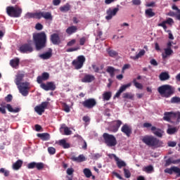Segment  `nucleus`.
<instances>
[{
	"label": "nucleus",
	"mask_w": 180,
	"mask_h": 180,
	"mask_svg": "<svg viewBox=\"0 0 180 180\" xmlns=\"http://www.w3.org/2000/svg\"><path fill=\"white\" fill-rule=\"evenodd\" d=\"M86 41V37H83L80 38V39H79L80 46H84V44H85Z\"/></svg>",
	"instance_id": "e2e57ef3"
},
{
	"label": "nucleus",
	"mask_w": 180,
	"mask_h": 180,
	"mask_svg": "<svg viewBox=\"0 0 180 180\" xmlns=\"http://www.w3.org/2000/svg\"><path fill=\"white\" fill-rule=\"evenodd\" d=\"M151 131L157 137H162V134H164V131H162L160 128H157L155 127H152L150 129Z\"/></svg>",
	"instance_id": "4be33fe9"
},
{
	"label": "nucleus",
	"mask_w": 180,
	"mask_h": 180,
	"mask_svg": "<svg viewBox=\"0 0 180 180\" xmlns=\"http://www.w3.org/2000/svg\"><path fill=\"white\" fill-rule=\"evenodd\" d=\"M179 163H180V159L173 160L172 158H170L165 160V167H169L171 164H179Z\"/></svg>",
	"instance_id": "cd10ccee"
},
{
	"label": "nucleus",
	"mask_w": 180,
	"mask_h": 180,
	"mask_svg": "<svg viewBox=\"0 0 180 180\" xmlns=\"http://www.w3.org/2000/svg\"><path fill=\"white\" fill-rule=\"evenodd\" d=\"M36 30H43V25L40 24L39 22L37 23L35 25Z\"/></svg>",
	"instance_id": "0e129e2a"
},
{
	"label": "nucleus",
	"mask_w": 180,
	"mask_h": 180,
	"mask_svg": "<svg viewBox=\"0 0 180 180\" xmlns=\"http://www.w3.org/2000/svg\"><path fill=\"white\" fill-rule=\"evenodd\" d=\"M1 108H4V109H6L11 112V113H19L20 112V108H13L11 104H6L5 101H1L0 103Z\"/></svg>",
	"instance_id": "f8f14e48"
},
{
	"label": "nucleus",
	"mask_w": 180,
	"mask_h": 180,
	"mask_svg": "<svg viewBox=\"0 0 180 180\" xmlns=\"http://www.w3.org/2000/svg\"><path fill=\"white\" fill-rule=\"evenodd\" d=\"M133 84H134V86H136V88L138 89H143V84H141V83L137 82L136 79H133Z\"/></svg>",
	"instance_id": "de8ad7c7"
},
{
	"label": "nucleus",
	"mask_w": 180,
	"mask_h": 180,
	"mask_svg": "<svg viewBox=\"0 0 180 180\" xmlns=\"http://www.w3.org/2000/svg\"><path fill=\"white\" fill-rule=\"evenodd\" d=\"M177 132H178V128L175 127L168 128L167 130V134H170V135L175 134V133H177Z\"/></svg>",
	"instance_id": "79ce46f5"
},
{
	"label": "nucleus",
	"mask_w": 180,
	"mask_h": 180,
	"mask_svg": "<svg viewBox=\"0 0 180 180\" xmlns=\"http://www.w3.org/2000/svg\"><path fill=\"white\" fill-rule=\"evenodd\" d=\"M60 12H63L64 13L68 12L70 9H71V6L70 4H66L65 5L60 6L59 8Z\"/></svg>",
	"instance_id": "c9c22d12"
},
{
	"label": "nucleus",
	"mask_w": 180,
	"mask_h": 180,
	"mask_svg": "<svg viewBox=\"0 0 180 180\" xmlns=\"http://www.w3.org/2000/svg\"><path fill=\"white\" fill-rule=\"evenodd\" d=\"M174 171H175V166H173L171 168H167L165 169V174H169V175H172Z\"/></svg>",
	"instance_id": "49530a36"
},
{
	"label": "nucleus",
	"mask_w": 180,
	"mask_h": 180,
	"mask_svg": "<svg viewBox=\"0 0 180 180\" xmlns=\"http://www.w3.org/2000/svg\"><path fill=\"white\" fill-rule=\"evenodd\" d=\"M107 53L110 57H116L117 56V52L110 48L107 49Z\"/></svg>",
	"instance_id": "a19ab883"
},
{
	"label": "nucleus",
	"mask_w": 180,
	"mask_h": 180,
	"mask_svg": "<svg viewBox=\"0 0 180 180\" xmlns=\"http://www.w3.org/2000/svg\"><path fill=\"white\" fill-rule=\"evenodd\" d=\"M33 41L37 51L43 50L47 46V35L46 32H41L34 34Z\"/></svg>",
	"instance_id": "f257e3e1"
},
{
	"label": "nucleus",
	"mask_w": 180,
	"mask_h": 180,
	"mask_svg": "<svg viewBox=\"0 0 180 180\" xmlns=\"http://www.w3.org/2000/svg\"><path fill=\"white\" fill-rule=\"evenodd\" d=\"M83 172L86 178H91L92 176V172H91V169H87V168L84 169L83 170Z\"/></svg>",
	"instance_id": "a18cd8bd"
},
{
	"label": "nucleus",
	"mask_w": 180,
	"mask_h": 180,
	"mask_svg": "<svg viewBox=\"0 0 180 180\" xmlns=\"http://www.w3.org/2000/svg\"><path fill=\"white\" fill-rule=\"evenodd\" d=\"M77 30H78V27H77V26L72 25L70 27H68L66 29L65 32L67 34H69L70 36H71V34H74V33H77Z\"/></svg>",
	"instance_id": "b1692460"
},
{
	"label": "nucleus",
	"mask_w": 180,
	"mask_h": 180,
	"mask_svg": "<svg viewBox=\"0 0 180 180\" xmlns=\"http://www.w3.org/2000/svg\"><path fill=\"white\" fill-rule=\"evenodd\" d=\"M123 122L120 121V120H115L113 122V125L111 127V131L112 133H117L119 129L120 128V126H122Z\"/></svg>",
	"instance_id": "6ab92c4d"
},
{
	"label": "nucleus",
	"mask_w": 180,
	"mask_h": 180,
	"mask_svg": "<svg viewBox=\"0 0 180 180\" xmlns=\"http://www.w3.org/2000/svg\"><path fill=\"white\" fill-rule=\"evenodd\" d=\"M48 152L51 155H53V154H56V148L53 147H49L48 148Z\"/></svg>",
	"instance_id": "4d7b16f0"
},
{
	"label": "nucleus",
	"mask_w": 180,
	"mask_h": 180,
	"mask_svg": "<svg viewBox=\"0 0 180 180\" xmlns=\"http://www.w3.org/2000/svg\"><path fill=\"white\" fill-rule=\"evenodd\" d=\"M52 53H53V51L51 50V49H50L48 52L41 54L39 57L43 60H49V58H50L51 56H53Z\"/></svg>",
	"instance_id": "a878e982"
},
{
	"label": "nucleus",
	"mask_w": 180,
	"mask_h": 180,
	"mask_svg": "<svg viewBox=\"0 0 180 180\" xmlns=\"http://www.w3.org/2000/svg\"><path fill=\"white\" fill-rule=\"evenodd\" d=\"M41 18H44V19H46V20H53V15L50 12L42 11Z\"/></svg>",
	"instance_id": "c756f323"
},
{
	"label": "nucleus",
	"mask_w": 180,
	"mask_h": 180,
	"mask_svg": "<svg viewBox=\"0 0 180 180\" xmlns=\"http://www.w3.org/2000/svg\"><path fill=\"white\" fill-rule=\"evenodd\" d=\"M86 59L84 56H79L77 58L72 60V65L75 68V70H81L84 67V64Z\"/></svg>",
	"instance_id": "6e6552de"
},
{
	"label": "nucleus",
	"mask_w": 180,
	"mask_h": 180,
	"mask_svg": "<svg viewBox=\"0 0 180 180\" xmlns=\"http://www.w3.org/2000/svg\"><path fill=\"white\" fill-rule=\"evenodd\" d=\"M159 78L160 81H167V79H169L170 76H169V74H168V72H162L159 75Z\"/></svg>",
	"instance_id": "2f4dec72"
},
{
	"label": "nucleus",
	"mask_w": 180,
	"mask_h": 180,
	"mask_svg": "<svg viewBox=\"0 0 180 180\" xmlns=\"http://www.w3.org/2000/svg\"><path fill=\"white\" fill-rule=\"evenodd\" d=\"M146 54V51L144 49L141 50L138 54L136 55V56L133 57V60H139L140 57H143Z\"/></svg>",
	"instance_id": "37998d69"
},
{
	"label": "nucleus",
	"mask_w": 180,
	"mask_h": 180,
	"mask_svg": "<svg viewBox=\"0 0 180 180\" xmlns=\"http://www.w3.org/2000/svg\"><path fill=\"white\" fill-rule=\"evenodd\" d=\"M64 130L65 136H70L72 134V131L68 128V127L65 126V124L61 125L60 130Z\"/></svg>",
	"instance_id": "473e14b6"
},
{
	"label": "nucleus",
	"mask_w": 180,
	"mask_h": 180,
	"mask_svg": "<svg viewBox=\"0 0 180 180\" xmlns=\"http://www.w3.org/2000/svg\"><path fill=\"white\" fill-rule=\"evenodd\" d=\"M77 43V39H72L71 41H68L67 44L68 47H72L74 44Z\"/></svg>",
	"instance_id": "13d9d810"
},
{
	"label": "nucleus",
	"mask_w": 180,
	"mask_h": 180,
	"mask_svg": "<svg viewBox=\"0 0 180 180\" xmlns=\"http://www.w3.org/2000/svg\"><path fill=\"white\" fill-rule=\"evenodd\" d=\"M117 12H119V8H115L113 9L109 8L106 11L107 16H105V19L107 20H110L113 16H116V13H117Z\"/></svg>",
	"instance_id": "dca6fc26"
},
{
	"label": "nucleus",
	"mask_w": 180,
	"mask_h": 180,
	"mask_svg": "<svg viewBox=\"0 0 180 180\" xmlns=\"http://www.w3.org/2000/svg\"><path fill=\"white\" fill-rule=\"evenodd\" d=\"M145 15L148 16V18H153L155 16V13L153 11L152 8H148L146 10Z\"/></svg>",
	"instance_id": "58836bf2"
},
{
	"label": "nucleus",
	"mask_w": 180,
	"mask_h": 180,
	"mask_svg": "<svg viewBox=\"0 0 180 180\" xmlns=\"http://www.w3.org/2000/svg\"><path fill=\"white\" fill-rule=\"evenodd\" d=\"M167 146L169 147H175L176 146V142H175V141H169L167 143Z\"/></svg>",
	"instance_id": "774afa93"
},
{
	"label": "nucleus",
	"mask_w": 180,
	"mask_h": 180,
	"mask_svg": "<svg viewBox=\"0 0 180 180\" xmlns=\"http://www.w3.org/2000/svg\"><path fill=\"white\" fill-rule=\"evenodd\" d=\"M142 171H143V172H146V174H151V172H154V167L150 165L148 166L144 167L142 169Z\"/></svg>",
	"instance_id": "72a5a7b5"
},
{
	"label": "nucleus",
	"mask_w": 180,
	"mask_h": 180,
	"mask_svg": "<svg viewBox=\"0 0 180 180\" xmlns=\"http://www.w3.org/2000/svg\"><path fill=\"white\" fill-rule=\"evenodd\" d=\"M81 48L79 46L75 47V48H69L66 50L67 53H72V51H77V50H79Z\"/></svg>",
	"instance_id": "5fc2aeb1"
},
{
	"label": "nucleus",
	"mask_w": 180,
	"mask_h": 180,
	"mask_svg": "<svg viewBox=\"0 0 180 180\" xmlns=\"http://www.w3.org/2000/svg\"><path fill=\"white\" fill-rule=\"evenodd\" d=\"M121 131L124 133L127 137H130V136H131V133H133V129L129 124H124L121 128Z\"/></svg>",
	"instance_id": "2eb2a0df"
},
{
	"label": "nucleus",
	"mask_w": 180,
	"mask_h": 180,
	"mask_svg": "<svg viewBox=\"0 0 180 180\" xmlns=\"http://www.w3.org/2000/svg\"><path fill=\"white\" fill-rule=\"evenodd\" d=\"M63 109L64 110V112H66V113H69L70 112V106L68 105H67L66 103H63Z\"/></svg>",
	"instance_id": "3c124183"
},
{
	"label": "nucleus",
	"mask_w": 180,
	"mask_h": 180,
	"mask_svg": "<svg viewBox=\"0 0 180 180\" xmlns=\"http://www.w3.org/2000/svg\"><path fill=\"white\" fill-rule=\"evenodd\" d=\"M22 165H23V161L18 160L15 163H13V169H14L15 171H18V169H20V168H22Z\"/></svg>",
	"instance_id": "7c9ffc66"
},
{
	"label": "nucleus",
	"mask_w": 180,
	"mask_h": 180,
	"mask_svg": "<svg viewBox=\"0 0 180 180\" xmlns=\"http://www.w3.org/2000/svg\"><path fill=\"white\" fill-rule=\"evenodd\" d=\"M158 26H160V27H163L164 30H167V22L165 21H162L161 23H159Z\"/></svg>",
	"instance_id": "bf43d9fd"
},
{
	"label": "nucleus",
	"mask_w": 180,
	"mask_h": 180,
	"mask_svg": "<svg viewBox=\"0 0 180 180\" xmlns=\"http://www.w3.org/2000/svg\"><path fill=\"white\" fill-rule=\"evenodd\" d=\"M111 157H113V158H115L118 168L121 169V168H123V167H126V162H124V161L120 160L119 158L116 156V155L111 154Z\"/></svg>",
	"instance_id": "5701e85b"
},
{
	"label": "nucleus",
	"mask_w": 180,
	"mask_h": 180,
	"mask_svg": "<svg viewBox=\"0 0 180 180\" xmlns=\"http://www.w3.org/2000/svg\"><path fill=\"white\" fill-rule=\"evenodd\" d=\"M94 81H95V76L89 74H85L84 77L82 79V82H84L86 84H91V82H94Z\"/></svg>",
	"instance_id": "f3484780"
},
{
	"label": "nucleus",
	"mask_w": 180,
	"mask_h": 180,
	"mask_svg": "<svg viewBox=\"0 0 180 180\" xmlns=\"http://www.w3.org/2000/svg\"><path fill=\"white\" fill-rule=\"evenodd\" d=\"M28 169H33L34 168H37L38 171H41L43 168H44V164L43 162H32L27 165Z\"/></svg>",
	"instance_id": "4468645a"
},
{
	"label": "nucleus",
	"mask_w": 180,
	"mask_h": 180,
	"mask_svg": "<svg viewBox=\"0 0 180 180\" xmlns=\"http://www.w3.org/2000/svg\"><path fill=\"white\" fill-rule=\"evenodd\" d=\"M103 139L105 144L108 147H115L117 145V140L112 134H109L108 133H104L103 134Z\"/></svg>",
	"instance_id": "0eeeda50"
},
{
	"label": "nucleus",
	"mask_w": 180,
	"mask_h": 180,
	"mask_svg": "<svg viewBox=\"0 0 180 180\" xmlns=\"http://www.w3.org/2000/svg\"><path fill=\"white\" fill-rule=\"evenodd\" d=\"M174 54V51L172 50V49H165V54L162 53V57L163 60H165L167 57H169V56H172Z\"/></svg>",
	"instance_id": "bb28decb"
},
{
	"label": "nucleus",
	"mask_w": 180,
	"mask_h": 180,
	"mask_svg": "<svg viewBox=\"0 0 180 180\" xmlns=\"http://www.w3.org/2000/svg\"><path fill=\"white\" fill-rule=\"evenodd\" d=\"M158 92L164 98H171L175 94V87L169 84L162 85L158 88Z\"/></svg>",
	"instance_id": "7ed1b4c3"
},
{
	"label": "nucleus",
	"mask_w": 180,
	"mask_h": 180,
	"mask_svg": "<svg viewBox=\"0 0 180 180\" xmlns=\"http://www.w3.org/2000/svg\"><path fill=\"white\" fill-rule=\"evenodd\" d=\"M110 98H112V91H105L103 94V101H110Z\"/></svg>",
	"instance_id": "e433bc0d"
},
{
	"label": "nucleus",
	"mask_w": 180,
	"mask_h": 180,
	"mask_svg": "<svg viewBox=\"0 0 180 180\" xmlns=\"http://www.w3.org/2000/svg\"><path fill=\"white\" fill-rule=\"evenodd\" d=\"M47 106H49V102L44 101L42 102L40 105H37L34 108V110L38 115H39V116H41V115L44 113L46 109H47Z\"/></svg>",
	"instance_id": "9b49d317"
},
{
	"label": "nucleus",
	"mask_w": 180,
	"mask_h": 180,
	"mask_svg": "<svg viewBox=\"0 0 180 180\" xmlns=\"http://www.w3.org/2000/svg\"><path fill=\"white\" fill-rule=\"evenodd\" d=\"M91 67H92L94 72H96V73L99 72L100 68H99L98 66H97L96 65L93 64V65H91Z\"/></svg>",
	"instance_id": "69168bd1"
},
{
	"label": "nucleus",
	"mask_w": 180,
	"mask_h": 180,
	"mask_svg": "<svg viewBox=\"0 0 180 180\" xmlns=\"http://www.w3.org/2000/svg\"><path fill=\"white\" fill-rule=\"evenodd\" d=\"M71 160L75 162H84L85 161V156L84 155H79L78 157L72 156Z\"/></svg>",
	"instance_id": "c85d7f7f"
},
{
	"label": "nucleus",
	"mask_w": 180,
	"mask_h": 180,
	"mask_svg": "<svg viewBox=\"0 0 180 180\" xmlns=\"http://www.w3.org/2000/svg\"><path fill=\"white\" fill-rule=\"evenodd\" d=\"M6 13L10 18H20L22 16V8L19 6H7L6 8Z\"/></svg>",
	"instance_id": "423d86ee"
},
{
	"label": "nucleus",
	"mask_w": 180,
	"mask_h": 180,
	"mask_svg": "<svg viewBox=\"0 0 180 180\" xmlns=\"http://www.w3.org/2000/svg\"><path fill=\"white\" fill-rule=\"evenodd\" d=\"M23 77V74L17 75L15 79V84L17 85L21 95H22V96H27V95H29L28 89L30 84L29 82H22Z\"/></svg>",
	"instance_id": "f03ea898"
},
{
	"label": "nucleus",
	"mask_w": 180,
	"mask_h": 180,
	"mask_svg": "<svg viewBox=\"0 0 180 180\" xmlns=\"http://www.w3.org/2000/svg\"><path fill=\"white\" fill-rule=\"evenodd\" d=\"M12 99H13V97L11 96V94H8L7 96L5 97L4 101H6L7 103H9L12 102Z\"/></svg>",
	"instance_id": "6e6d98bb"
},
{
	"label": "nucleus",
	"mask_w": 180,
	"mask_h": 180,
	"mask_svg": "<svg viewBox=\"0 0 180 180\" xmlns=\"http://www.w3.org/2000/svg\"><path fill=\"white\" fill-rule=\"evenodd\" d=\"M163 120L169 122L173 124H179L180 123V112H165Z\"/></svg>",
	"instance_id": "20e7f679"
},
{
	"label": "nucleus",
	"mask_w": 180,
	"mask_h": 180,
	"mask_svg": "<svg viewBox=\"0 0 180 180\" xmlns=\"http://www.w3.org/2000/svg\"><path fill=\"white\" fill-rule=\"evenodd\" d=\"M124 174L125 178H130V176H131V173H130V171L127 169H124Z\"/></svg>",
	"instance_id": "864d4df0"
},
{
	"label": "nucleus",
	"mask_w": 180,
	"mask_h": 180,
	"mask_svg": "<svg viewBox=\"0 0 180 180\" xmlns=\"http://www.w3.org/2000/svg\"><path fill=\"white\" fill-rule=\"evenodd\" d=\"M0 174H4V176H9V171L5 169L4 168H1L0 169Z\"/></svg>",
	"instance_id": "8fccbe9b"
},
{
	"label": "nucleus",
	"mask_w": 180,
	"mask_h": 180,
	"mask_svg": "<svg viewBox=\"0 0 180 180\" xmlns=\"http://www.w3.org/2000/svg\"><path fill=\"white\" fill-rule=\"evenodd\" d=\"M50 78V75L48 72H43L41 76H38L37 78V82L38 84H42L43 81H47Z\"/></svg>",
	"instance_id": "aec40b11"
},
{
	"label": "nucleus",
	"mask_w": 180,
	"mask_h": 180,
	"mask_svg": "<svg viewBox=\"0 0 180 180\" xmlns=\"http://www.w3.org/2000/svg\"><path fill=\"white\" fill-rule=\"evenodd\" d=\"M81 103L82 106L85 108V109H94L97 103L95 98H91L84 100V101L81 102Z\"/></svg>",
	"instance_id": "1a4fd4ad"
},
{
	"label": "nucleus",
	"mask_w": 180,
	"mask_h": 180,
	"mask_svg": "<svg viewBox=\"0 0 180 180\" xmlns=\"http://www.w3.org/2000/svg\"><path fill=\"white\" fill-rule=\"evenodd\" d=\"M171 103H180V97L174 96L171 98Z\"/></svg>",
	"instance_id": "09e8293b"
},
{
	"label": "nucleus",
	"mask_w": 180,
	"mask_h": 180,
	"mask_svg": "<svg viewBox=\"0 0 180 180\" xmlns=\"http://www.w3.org/2000/svg\"><path fill=\"white\" fill-rule=\"evenodd\" d=\"M37 136L43 141H49L50 140V134L49 133L37 134Z\"/></svg>",
	"instance_id": "393cba45"
},
{
	"label": "nucleus",
	"mask_w": 180,
	"mask_h": 180,
	"mask_svg": "<svg viewBox=\"0 0 180 180\" xmlns=\"http://www.w3.org/2000/svg\"><path fill=\"white\" fill-rule=\"evenodd\" d=\"M34 19H41V12L34 13Z\"/></svg>",
	"instance_id": "680f3d73"
},
{
	"label": "nucleus",
	"mask_w": 180,
	"mask_h": 180,
	"mask_svg": "<svg viewBox=\"0 0 180 180\" xmlns=\"http://www.w3.org/2000/svg\"><path fill=\"white\" fill-rule=\"evenodd\" d=\"M20 53L22 54H29L33 53V46L31 44H22L19 48Z\"/></svg>",
	"instance_id": "9d476101"
},
{
	"label": "nucleus",
	"mask_w": 180,
	"mask_h": 180,
	"mask_svg": "<svg viewBox=\"0 0 180 180\" xmlns=\"http://www.w3.org/2000/svg\"><path fill=\"white\" fill-rule=\"evenodd\" d=\"M143 143L148 146L149 147H155V148H158V147H162V141H160V139L153 136H146L142 139Z\"/></svg>",
	"instance_id": "39448f33"
},
{
	"label": "nucleus",
	"mask_w": 180,
	"mask_h": 180,
	"mask_svg": "<svg viewBox=\"0 0 180 180\" xmlns=\"http://www.w3.org/2000/svg\"><path fill=\"white\" fill-rule=\"evenodd\" d=\"M122 98L124 99H131V101H134V94L131 93H124L123 94Z\"/></svg>",
	"instance_id": "ea45409f"
},
{
	"label": "nucleus",
	"mask_w": 180,
	"mask_h": 180,
	"mask_svg": "<svg viewBox=\"0 0 180 180\" xmlns=\"http://www.w3.org/2000/svg\"><path fill=\"white\" fill-rule=\"evenodd\" d=\"M51 41L53 44H60L61 43V39H60V36L58 34L54 33L51 35Z\"/></svg>",
	"instance_id": "412c9836"
},
{
	"label": "nucleus",
	"mask_w": 180,
	"mask_h": 180,
	"mask_svg": "<svg viewBox=\"0 0 180 180\" xmlns=\"http://www.w3.org/2000/svg\"><path fill=\"white\" fill-rule=\"evenodd\" d=\"M106 71L108 72V74H110V77H113V75H115V71H116V70L112 66H108Z\"/></svg>",
	"instance_id": "c03bdc74"
},
{
	"label": "nucleus",
	"mask_w": 180,
	"mask_h": 180,
	"mask_svg": "<svg viewBox=\"0 0 180 180\" xmlns=\"http://www.w3.org/2000/svg\"><path fill=\"white\" fill-rule=\"evenodd\" d=\"M165 22H166V25H172L174 23V20L171 18H169L165 20Z\"/></svg>",
	"instance_id": "338daca9"
},
{
	"label": "nucleus",
	"mask_w": 180,
	"mask_h": 180,
	"mask_svg": "<svg viewBox=\"0 0 180 180\" xmlns=\"http://www.w3.org/2000/svg\"><path fill=\"white\" fill-rule=\"evenodd\" d=\"M129 86H131V83H128L127 84L122 85L117 91V93L114 96V98H119L120 95H122V92H124V91H126L127 88H129Z\"/></svg>",
	"instance_id": "a211bd4d"
},
{
	"label": "nucleus",
	"mask_w": 180,
	"mask_h": 180,
	"mask_svg": "<svg viewBox=\"0 0 180 180\" xmlns=\"http://www.w3.org/2000/svg\"><path fill=\"white\" fill-rule=\"evenodd\" d=\"M41 88L44 91H56V84L53 82H48L46 84L41 83L40 85Z\"/></svg>",
	"instance_id": "ddd939ff"
},
{
	"label": "nucleus",
	"mask_w": 180,
	"mask_h": 180,
	"mask_svg": "<svg viewBox=\"0 0 180 180\" xmlns=\"http://www.w3.org/2000/svg\"><path fill=\"white\" fill-rule=\"evenodd\" d=\"M101 157H102V155H101L100 153H94L91 155V160H98V158H101Z\"/></svg>",
	"instance_id": "603ef678"
},
{
	"label": "nucleus",
	"mask_w": 180,
	"mask_h": 180,
	"mask_svg": "<svg viewBox=\"0 0 180 180\" xmlns=\"http://www.w3.org/2000/svg\"><path fill=\"white\" fill-rule=\"evenodd\" d=\"M174 174H176V177H180V168L178 167H174Z\"/></svg>",
	"instance_id": "052dcab7"
},
{
	"label": "nucleus",
	"mask_w": 180,
	"mask_h": 180,
	"mask_svg": "<svg viewBox=\"0 0 180 180\" xmlns=\"http://www.w3.org/2000/svg\"><path fill=\"white\" fill-rule=\"evenodd\" d=\"M59 146L63 147V148H70V145L69 143H67V141L65 139H62L59 141Z\"/></svg>",
	"instance_id": "4c0bfd02"
},
{
	"label": "nucleus",
	"mask_w": 180,
	"mask_h": 180,
	"mask_svg": "<svg viewBox=\"0 0 180 180\" xmlns=\"http://www.w3.org/2000/svg\"><path fill=\"white\" fill-rule=\"evenodd\" d=\"M20 61L18 58H14L10 61V65L13 68H16V67L19 66Z\"/></svg>",
	"instance_id": "f704fd0d"
}]
</instances>
